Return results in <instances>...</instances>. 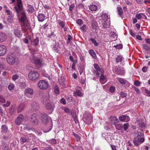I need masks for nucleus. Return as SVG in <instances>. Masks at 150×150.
I'll return each mask as SVG.
<instances>
[{
	"instance_id": "obj_1",
	"label": "nucleus",
	"mask_w": 150,
	"mask_h": 150,
	"mask_svg": "<svg viewBox=\"0 0 150 150\" xmlns=\"http://www.w3.org/2000/svg\"><path fill=\"white\" fill-rule=\"evenodd\" d=\"M17 4L14 8V10L17 13V15L18 17L21 13V16L19 18L20 22H24L27 19V16L25 11L23 10V6L21 0H16Z\"/></svg>"
},
{
	"instance_id": "obj_2",
	"label": "nucleus",
	"mask_w": 150,
	"mask_h": 150,
	"mask_svg": "<svg viewBox=\"0 0 150 150\" xmlns=\"http://www.w3.org/2000/svg\"><path fill=\"white\" fill-rule=\"evenodd\" d=\"M39 75V74L33 69V71L31 70L30 71L28 74V77L31 80L34 81L38 77Z\"/></svg>"
},
{
	"instance_id": "obj_3",
	"label": "nucleus",
	"mask_w": 150,
	"mask_h": 150,
	"mask_svg": "<svg viewBox=\"0 0 150 150\" xmlns=\"http://www.w3.org/2000/svg\"><path fill=\"white\" fill-rule=\"evenodd\" d=\"M38 87L42 89H46L48 87L47 82L44 80L40 81L38 84Z\"/></svg>"
},
{
	"instance_id": "obj_4",
	"label": "nucleus",
	"mask_w": 150,
	"mask_h": 150,
	"mask_svg": "<svg viewBox=\"0 0 150 150\" xmlns=\"http://www.w3.org/2000/svg\"><path fill=\"white\" fill-rule=\"evenodd\" d=\"M16 56L13 54H11V55H9L6 58L8 64L12 65L15 62Z\"/></svg>"
},
{
	"instance_id": "obj_5",
	"label": "nucleus",
	"mask_w": 150,
	"mask_h": 150,
	"mask_svg": "<svg viewBox=\"0 0 150 150\" xmlns=\"http://www.w3.org/2000/svg\"><path fill=\"white\" fill-rule=\"evenodd\" d=\"M24 94L28 98H31L33 95V91L32 88H28L25 90Z\"/></svg>"
},
{
	"instance_id": "obj_6",
	"label": "nucleus",
	"mask_w": 150,
	"mask_h": 150,
	"mask_svg": "<svg viewBox=\"0 0 150 150\" xmlns=\"http://www.w3.org/2000/svg\"><path fill=\"white\" fill-rule=\"evenodd\" d=\"M30 120L34 125H37L38 123V121L37 118L36 114L35 113H33L31 115Z\"/></svg>"
},
{
	"instance_id": "obj_7",
	"label": "nucleus",
	"mask_w": 150,
	"mask_h": 150,
	"mask_svg": "<svg viewBox=\"0 0 150 150\" xmlns=\"http://www.w3.org/2000/svg\"><path fill=\"white\" fill-rule=\"evenodd\" d=\"M30 60L31 62L36 65H40L42 64V61L38 57H33L30 58Z\"/></svg>"
},
{
	"instance_id": "obj_8",
	"label": "nucleus",
	"mask_w": 150,
	"mask_h": 150,
	"mask_svg": "<svg viewBox=\"0 0 150 150\" xmlns=\"http://www.w3.org/2000/svg\"><path fill=\"white\" fill-rule=\"evenodd\" d=\"M23 116L22 114H19L15 120V122L16 124L17 125H19L23 121Z\"/></svg>"
},
{
	"instance_id": "obj_9",
	"label": "nucleus",
	"mask_w": 150,
	"mask_h": 150,
	"mask_svg": "<svg viewBox=\"0 0 150 150\" xmlns=\"http://www.w3.org/2000/svg\"><path fill=\"white\" fill-rule=\"evenodd\" d=\"M108 16L107 14L104 13H102L100 16L99 17V20L101 21H103V22L108 21Z\"/></svg>"
},
{
	"instance_id": "obj_10",
	"label": "nucleus",
	"mask_w": 150,
	"mask_h": 150,
	"mask_svg": "<svg viewBox=\"0 0 150 150\" xmlns=\"http://www.w3.org/2000/svg\"><path fill=\"white\" fill-rule=\"evenodd\" d=\"M144 138H139V139H134L133 140V143L134 145L136 146H139L141 143H142L144 142Z\"/></svg>"
},
{
	"instance_id": "obj_11",
	"label": "nucleus",
	"mask_w": 150,
	"mask_h": 150,
	"mask_svg": "<svg viewBox=\"0 0 150 150\" xmlns=\"http://www.w3.org/2000/svg\"><path fill=\"white\" fill-rule=\"evenodd\" d=\"M134 136L135 138H137L138 139L139 138H144V134L141 132L138 131H137L136 132H134Z\"/></svg>"
},
{
	"instance_id": "obj_12",
	"label": "nucleus",
	"mask_w": 150,
	"mask_h": 150,
	"mask_svg": "<svg viewBox=\"0 0 150 150\" xmlns=\"http://www.w3.org/2000/svg\"><path fill=\"white\" fill-rule=\"evenodd\" d=\"M6 50V48L5 45H0V56L5 54Z\"/></svg>"
},
{
	"instance_id": "obj_13",
	"label": "nucleus",
	"mask_w": 150,
	"mask_h": 150,
	"mask_svg": "<svg viewBox=\"0 0 150 150\" xmlns=\"http://www.w3.org/2000/svg\"><path fill=\"white\" fill-rule=\"evenodd\" d=\"M13 33L15 36L17 38H20L22 36V33L20 30L18 29H14Z\"/></svg>"
},
{
	"instance_id": "obj_14",
	"label": "nucleus",
	"mask_w": 150,
	"mask_h": 150,
	"mask_svg": "<svg viewBox=\"0 0 150 150\" xmlns=\"http://www.w3.org/2000/svg\"><path fill=\"white\" fill-rule=\"evenodd\" d=\"M31 106L33 109L35 110H38L40 108L38 103L35 101L33 102L31 104Z\"/></svg>"
},
{
	"instance_id": "obj_15",
	"label": "nucleus",
	"mask_w": 150,
	"mask_h": 150,
	"mask_svg": "<svg viewBox=\"0 0 150 150\" xmlns=\"http://www.w3.org/2000/svg\"><path fill=\"white\" fill-rule=\"evenodd\" d=\"M119 119L122 121L127 122L129 120L130 118L128 115H125L119 117Z\"/></svg>"
},
{
	"instance_id": "obj_16",
	"label": "nucleus",
	"mask_w": 150,
	"mask_h": 150,
	"mask_svg": "<svg viewBox=\"0 0 150 150\" xmlns=\"http://www.w3.org/2000/svg\"><path fill=\"white\" fill-rule=\"evenodd\" d=\"M38 21L39 22H42L45 19V15L42 13H39L37 16Z\"/></svg>"
},
{
	"instance_id": "obj_17",
	"label": "nucleus",
	"mask_w": 150,
	"mask_h": 150,
	"mask_svg": "<svg viewBox=\"0 0 150 150\" xmlns=\"http://www.w3.org/2000/svg\"><path fill=\"white\" fill-rule=\"evenodd\" d=\"M92 116L90 115H89L86 116L84 121H85L86 123L89 125L92 122Z\"/></svg>"
},
{
	"instance_id": "obj_18",
	"label": "nucleus",
	"mask_w": 150,
	"mask_h": 150,
	"mask_svg": "<svg viewBox=\"0 0 150 150\" xmlns=\"http://www.w3.org/2000/svg\"><path fill=\"white\" fill-rule=\"evenodd\" d=\"M7 37L6 35L3 33H0V42H2L5 41Z\"/></svg>"
},
{
	"instance_id": "obj_19",
	"label": "nucleus",
	"mask_w": 150,
	"mask_h": 150,
	"mask_svg": "<svg viewBox=\"0 0 150 150\" xmlns=\"http://www.w3.org/2000/svg\"><path fill=\"white\" fill-rule=\"evenodd\" d=\"M110 120L112 122V124L113 125H116V124L118 122L117 118L115 116H111L110 117Z\"/></svg>"
},
{
	"instance_id": "obj_20",
	"label": "nucleus",
	"mask_w": 150,
	"mask_h": 150,
	"mask_svg": "<svg viewBox=\"0 0 150 150\" xmlns=\"http://www.w3.org/2000/svg\"><path fill=\"white\" fill-rule=\"evenodd\" d=\"M45 105L46 108L47 110H53L55 106L53 103H50L48 102Z\"/></svg>"
},
{
	"instance_id": "obj_21",
	"label": "nucleus",
	"mask_w": 150,
	"mask_h": 150,
	"mask_svg": "<svg viewBox=\"0 0 150 150\" xmlns=\"http://www.w3.org/2000/svg\"><path fill=\"white\" fill-rule=\"evenodd\" d=\"M91 26L93 30H97V28L98 27V24L97 22L94 19H93L91 21Z\"/></svg>"
},
{
	"instance_id": "obj_22",
	"label": "nucleus",
	"mask_w": 150,
	"mask_h": 150,
	"mask_svg": "<svg viewBox=\"0 0 150 150\" xmlns=\"http://www.w3.org/2000/svg\"><path fill=\"white\" fill-rule=\"evenodd\" d=\"M101 74L100 77V81L102 84H104L106 82L105 77L104 75V72H101Z\"/></svg>"
},
{
	"instance_id": "obj_23",
	"label": "nucleus",
	"mask_w": 150,
	"mask_h": 150,
	"mask_svg": "<svg viewBox=\"0 0 150 150\" xmlns=\"http://www.w3.org/2000/svg\"><path fill=\"white\" fill-rule=\"evenodd\" d=\"M42 103L45 105L47 104L49 101V98L48 96L44 95L42 97Z\"/></svg>"
},
{
	"instance_id": "obj_24",
	"label": "nucleus",
	"mask_w": 150,
	"mask_h": 150,
	"mask_svg": "<svg viewBox=\"0 0 150 150\" xmlns=\"http://www.w3.org/2000/svg\"><path fill=\"white\" fill-rule=\"evenodd\" d=\"M27 11L29 13H32L34 11L35 9L32 6L30 5H28V6Z\"/></svg>"
},
{
	"instance_id": "obj_25",
	"label": "nucleus",
	"mask_w": 150,
	"mask_h": 150,
	"mask_svg": "<svg viewBox=\"0 0 150 150\" xmlns=\"http://www.w3.org/2000/svg\"><path fill=\"white\" fill-rule=\"evenodd\" d=\"M20 141L21 144H23L25 142H29V139L26 138V137H22L20 139Z\"/></svg>"
},
{
	"instance_id": "obj_26",
	"label": "nucleus",
	"mask_w": 150,
	"mask_h": 150,
	"mask_svg": "<svg viewBox=\"0 0 150 150\" xmlns=\"http://www.w3.org/2000/svg\"><path fill=\"white\" fill-rule=\"evenodd\" d=\"M8 129L7 126L5 125L2 126L1 127V132L3 133H5L7 132Z\"/></svg>"
},
{
	"instance_id": "obj_27",
	"label": "nucleus",
	"mask_w": 150,
	"mask_h": 150,
	"mask_svg": "<svg viewBox=\"0 0 150 150\" xmlns=\"http://www.w3.org/2000/svg\"><path fill=\"white\" fill-rule=\"evenodd\" d=\"M24 107V105L23 104H20L17 108V111L18 113H19L22 111L23 110Z\"/></svg>"
},
{
	"instance_id": "obj_28",
	"label": "nucleus",
	"mask_w": 150,
	"mask_h": 150,
	"mask_svg": "<svg viewBox=\"0 0 150 150\" xmlns=\"http://www.w3.org/2000/svg\"><path fill=\"white\" fill-rule=\"evenodd\" d=\"M42 122L45 124L48 121V120L47 118V115L46 114H43L42 115Z\"/></svg>"
},
{
	"instance_id": "obj_29",
	"label": "nucleus",
	"mask_w": 150,
	"mask_h": 150,
	"mask_svg": "<svg viewBox=\"0 0 150 150\" xmlns=\"http://www.w3.org/2000/svg\"><path fill=\"white\" fill-rule=\"evenodd\" d=\"M74 96L76 97L79 96L80 97H82L83 96V93L81 91L79 90H77L74 93Z\"/></svg>"
},
{
	"instance_id": "obj_30",
	"label": "nucleus",
	"mask_w": 150,
	"mask_h": 150,
	"mask_svg": "<svg viewBox=\"0 0 150 150\" xmlns=\"http://www.w3.org/2000/svg\"><path fill=\"white\" fill-rule=\"evenodd\" d=\"M136 123H137V124L139 127L144 128L146 127L145 125L143 122H140V120H136Z\"/></svg>"
},
{
	"instance_id": "obj_31",
	"label": "nucleus",
	"mask_w": 150,
	"mask_h": 150,
	"mask_svg": "<svg viewBox=\"0 0 150 150\" xmlns=\"http://www.w3.org/2000/svg\"><path fill=\"white\" fill-rule=\"evenodd\" d=\"M25 21L24 22H21V25L22 28L24 30H26L28 28V25L25 23Z\"/></svg>"
},
{
	"instance_id": "obj_32",
	"label": "nucleus",
	"mask_w": 150,
	"mask_h": 150,
	"mask_svg": "<svg viewBox=\"0 0 150 150\" xmlns=\"http://www.w3.org/2000/svg\"><path fill=\"white\" fill-rule=\"evenodd\" d=\"M93 66L96 71H98L100 72H103V69L102 68H100L98 64L94 63L93 64Z\"/></svg>"
},
{
	"instance_id": "obj_33",
	"label": "nucleus",
	"mask_w": 150,
	"mask_h": 150,
	"mask_svg": "<svg viewBox=\"0 0 150 150\" xmlns=\"http://www.w3.org/2000/svg\"><path fill=\"white\" fill-rule=\"evenodd\" d=\"M39 39L37 37H36V38L34 39L33 41H31L32 44L33 45L36 46L38 45L39 44Z\"/></svg>"
},
{
	"instance_id": "obj_34",
	"label": "nucleus",
	"mask_w": 150,
	"mask_h": 150,
	"mask_svg": "<svg viewBox=\"0 0 150 150\" xmlns=\"http://www.w3.org/2000/svg\"><path fill=\"white\" fill-rule=\"evenodd\" d=\"M89 52V54L93 58L95 59L97 57L96 53L93 50H90Z\"/></svg>"
},
{
	"instance_id": "obj_35",
	"label": "nucleus",
	"mask_w": 150,
	"mask_h": 150,
	"mask_svg": "<svg viewBox=\"0 0 150 150\" xmlns=\"http://www.w3.org/2000/svg\"><path fill=\"white\" fill-rule=\"evenodd\" d=\"M99 21V22L100 23H101V24L103 25V27L105 28H107L108 27V24H109V23L108 22H103V21H101V22H100V21Z\"/></svg>"
},
{
	"instance_id": "obj_36",
	"label": "nucleus",
	"mask_w": 150,
	"mask_h": 150,
	"mask_svg": "<svg viewBox=\"0 0 150 150\" xmlns=\"http://www.w3.org/2000/svg\"><path fill=\"white\" fill-rule=\"evenodd\" d=\"M97 7L95 5H91L89 6V9L91 11H96L97 9Z\"/></svg>"
},
{
	"instance_id": "obj_37",
	"label": "nucleus",
	"mask_w": 150,
	"mask_h": 150,
	"mask_svg": "<svg viewBox=\"0 0 150 150\" xmlns=\"http://www.w3.org/2000/svg\"><path fill=\"white\" fill-rule=\"evenodd\" d=\"M59 82L61 85H63L64 84V79L63 76H61L58 79Z\"/></svg>"
},
{
	"instance_id": "obj_38",
	"label": "nucleus",
	"mask_w": 150,
	"mask_h": 150,
	"mask_svg": "<svg viewBox=\"0 0 150 150\" xmlns=\"http://www.w3.org/2000/svg\"><path fill=\"white\" fill-rule=\"evenodd\" d=\"M117 79L121 84L123 85L125 84L127 82L126 80L122 78H118Z\"/></svg>"
},
{
	"instance_id": "obj_39",
	"label": "nucleus",
	"mask_w": 150,
	"mask_h": 150,
	"mask_svg": "<svg viewBox=\"0 0 150 150\" xmlns=\"http://www.w3.org/2000/svg\"><path fill=\"white\" fill-rule=\"evenodd\" d=\"M117 10L118 14L121 16L122 15L123 13L122 8L120 7H117Z\"/></svg>"
},
{
	"instance_id": "obj_40",
	"label": "nucleus",
	"mask_w": 150,
	"mask_h": 150,
	"mask_svg": "<svg viewBox=\"0 0 150 150\" xmlns=\"http://www.w3.org/2000/svg\"><path fill=\"white\" fill-rule=\"evenodd\" d=\"M90 40L94 44L95 46H98V44L96 40L93 38H91Z\"/></svg>"
},
{
	"instance_id": "obj_41",
	"label": "nucleus",
	"mask_w": 150,
	"mask_h": 150,
	"mask_svg": "<svg viewBox=\"0 0 150 150\" xmlns=\"http://www.w3.org/2000/svg\"><path fill=\"white\" fill-rule=\"evenodd\" d=\"M13 17L14 14H11V15H9V16H8L7 20L10 22L12 23V22L13 21Z\"/></svg>"
},
{
	"instance_id": "obj_42",
	"label": "nucleus",
	"mask_w": 150,
	"mask_h": 150,
	"mask_svg": "<svg viewBox=\"0 0 150 150\" xmlns=\"http://www.w3.org/2000/svg\"><path fill=\"white\" fill-rule=\"evenodd\" d=\"M73 134L74 135L75 137L76 138L77 142L79 141L81 139V137H80L79 135L75 133L74 132H73Z\"/></svg>"
},
{
	"instance_id": "obj_43",
	"label": "nucleus",
	"mask_w": 150,
	"mask_h": 150,
	"mask_svg": "<svg viewBox=\"0 0 150 150\" xmlns=\"http://www.w3.org/2000/svg\"><path fill=\"white\" fill-rule=\"evenodd\" d=\"M123 58L121 56H118L116 58V62H117L118 63L119 62H122L123 60Z\"/></svg>"
},
{
	"instance_id": "obj_44",
	"label": "nucleus",
	"mask_w": 150,
	"mask_h": 150,
	"mask_svg": "<svg viewBox=\"0 0 150 150\" xmlns=\"http://www.w3.org/2000/svg\"><path fill=\"white\" fill-rule=\"evenodd\" d=\"M3 145L4 146V150H10L8 145L6 143H3Z\"/></svg>"
},
{
	"instance_id": "obj_45",
	"label": "nucleus",
	"mask_w": 150,
	"mask_h": 150,
	"mask_svg": "<svg viewBox=\"0 0 150 150\" xmlns=\"http://www.w3.org/2000/svg\"><path fill=\"white\" fill-rule=\"evenodd\" d=\"M129 125V124L128 123H126L124 124L123 127L125 131H126L128 129Z\"/></svg>"
},
{
	"instance_id": "obj_46",
	"label": "nucleus",
	"mask_w": 150,
	"mask_h": 150,
	"mask_svg": "<svg viewBox=\"0 0 150 150\" xmlns=\"http://www.w3.org/2000/svg\"><path fill=\"white\" fill-rule=\"evenodd\" d=\"M53 48L54 50L57 52H58L60 49V47H59L58 45H55L54 46Z\"/></svg>"
},
{
	"instance_id": "obj_47",
	"label": "nucleus",
	"mask_w": 150,
	"mask_h": 150,
	"mask_svg": "<svg viewBox=\"0 0 150 150\" xmlns=\"http://www.w3.org/2000/svg\"><path fill=\"white\" fill-rule=\"evenodd\" d=\"M59 24L60 26L62 28H64L65 26V23L62 21H60L59 23Z\"/></svg>"
},
{
	"instance_id": "obj_48",
	"label": "nucleus",
	"mask_w": 150,
	"mask_h": 150,
	"mask_svg": "<svg viewBox=\"0 0 150 150\" xmlns=\"http://www.w3.org/2000/svg\"><path fill=\"white\" fill-rule=\"evenodd\" d=\"M143 48L146 50H150V47L144 44L143 45Z\"/></svg>"
},
{
	"instance_id": "obj_49",
	"label": "nucleus",
	"mask_w": 150,
	"mask_h": 150,
	"mask_svg": "<svg viewBox=\"0 0 150 150\" xmlns=\"http://www.w3.org/2000/svg\"><path fill=\"white\" fill-rule=\"evenodd\" d=\"M49 143L52 144H56L57 141L55 139H52L49 140Z\"/></svg>"
},
{
	"instance_id": "obj_50",
	"label": "nucleus",
	"mask_w": 150,
	"mask_h": 150,
	"mask_svg": "<svg viewBox=\"0 0 150 150\" xmlns=\"http://www.w3.org/2000/svg\"><path fill=\"white\" fill-rule=\"evenodd\" d=\"M116 128L118 130H121L123 127V125L121 124H118L116 125Z\"/></svg>"
},
{
	"instance_id": "obj_51",
	"label": "nucleus",
	"mask_w": 150,
	"mask_h": 150,
	"mask_svg": "<svg viewBox=\"0 0 150 150\" xmlns=\"http://www.w3.org/2000/svg\"><path fill=\"white\" fill-rule=\"evenodd\" d=\"M115 71L117 72L120 71H123L124 69L122 68H118L117 67H115Z\"/></svg>"
},
{
	"instance_id": "obj_52",
	"label": "nucleus",
	"mask_w": 150,
	"mask_h": 150,
	"mask_svg": "<svg viewBox=\"0 0 150 150\" xmlns=\"http://www.w3.org/2000/svg\"><path fill=\"white\" fill-rule=\"evenodd\" d=\"M76 23L79 25H81L83 24V22L81 19H79L76 20Z\"/></svg>"
},
{
	"instance_id": "obj_53",
	"label": "nucleus",
	"mask_w": 150,
	"mask_h": 150,
	"mask_svg": "<svg viewBox=\"0 0 150 150\" xmlns=\"http://www.w3.org/2000/svg\"><path fill=\"white\" fill-rule=\"evenodd\" d=\"M110 35H111L112 37H113L114 39L116 38H117V35L114 32L111 33Z\"/></svg>"
},
{
	"instance_id": "obj_54",
	"label": "nucleus",
	"mask_w": 150,
	"mask_h": 150,
	"mask_svg": "<svg viewBox=\"0 0 150 150\" xmlns=\"http://www.w3.org/2000/svg\"><path fill=\"white\" fill-rule=\"evenodd\" d=\"M80 28L83 31L86 32V25H83Z\"/></svg>"
},
{
	"instance_id": "obj_55",
	"label": "nucleus",
	"mask_w": 150,
	"mask_h": 150,
	"mask_svg": "<svg viewBox=\"0 0 150 150\" xmlns=\"http://www.w3.org/2000/svg\"><path fill=\"white\" fill-rule=\"evenodd\" d=\"M141 82L138 81H135L134 83L135 85L137 86H139L140 85Z\"/></svg>"
},
{
	"instance_id": "obj_56",
	"label": "nucleus",
	"mask_w": 150,
	"mask_h": 150,
	"mask_svg": "<svg viewBox=\"0 0 150 150\" xmlns=\"http://www.w3.org/2000/svg\"><path fill=\"white\" fill-rule=\"evenodd\" d=\"M115 88L113 86H111L110 88V91L111 93H113L114 92L115 90Z\"/></svg>"
},
{
	"instance_id": "obj_57",
	"label": "nucleus",
	"mask_w": 150,
	"mask_h": 150,
	"mask_svg": "<svg viewBox=\"0 0 150 150\" xmlns=\"http://www.w3.org/2000/svg\"><path fill=\"white\" fill-rule=\"evenodd\" d=\"M18 78V76L17 74L14 75L12 77V79L14 81H16Z\"/></svg>"
},
{
	"instance_id": "obj_58",
	"label": "nucleus",
	"mask_w": 150,
	"mask_h": 150,
	"mask_svg": "<svg viewBox=\"0 0 150 150\" xmlns=\"http://www.w3.org/2000/svg\"><path fill=\"white\" fill-rule=\"evenodd\" d=\"M142 13H140L136 15V17L138 19H140L142 18L141 15Z\"/></svg>"
},
{
	"instance_id": "obj_59",
	"label": "nucleus",
	"mask_w": 150,
	"mask_h": 150,
	"mask_svg": "<svg viewBox=\"0 0 150 150\" xmlns=\"http://www.w3.org/2000/svg\"><path fill=\"white\" fill-rule=\"evenodd\" d=\"M14 88V85L13 84H11L8 86V89L10 90H12Z\"/></svg>"
},
{
	"instance_id": "obj_60",
	"label": "nucleus",
	"mask_w": 150,
	"mask_h": 150,
	"mask_svg": "<svg viewBox=\"0 0 150 150\" xmlns=\"http://www.w3.org/2000/svg\"><path fill=\"white\" fill-rule=\"evenodd\" d=\"M54 92L56 94H58L59 93V88L58 86H56L54 88Z\"/></svg>"
},
{
	"instance_id": "obj_61",
	"label": "nucleus",
	"mask_w": 150,
	"mask_h": 150,
	"mask_svg": "<svg viewBox=\"0 0 150 150\" xmlns=\"http://www.w3.org/2000/svg\"><path fill=\"white\" fill-rule=\"evenodd\" d=\"M133 88L134 91L137 92V93L139 94L140 93V91L139 89L135 87H133Z\"/></svg>"
},
{
	"instance_id": "obj_62",
	"label": "nucleus",
	"mask_w": 150,
	"mask_h": 150,
	"mask_svg": "<svg viewBox=\"0 0 150 150\" xmlns=\"http://www.w3.org/2000/svg\"><path fill=\"white\" fill-rule=\"evenodd\" d=\"M144 91L147 94V96L149 97H150V91H149L147 89L145 88L144 90Z\"/></svg>"
},
{
	"instance_id": "obj_63",
	"label": "nucleus",
	"mask_w": 150,
	"mask_h": 150,
	"mask_svg": "<svg viewBox=\"0 0 150 150\" xmlns=\"http://www.w3.org/2000/svg\"><path fill=\"white\" fill-rule=\"evenodd\" d=\"M120 95L122 98L126 97L127 96V94L123 92H121L120 93Z\"/></svg>"
},
{
	"instance_id": "obj_64",
	"label": "nucleus",
	"mask_w": 150,
	"mask_h": 150,
	"mask_svg": "<svg viewBox=\"0 0 150 150\" xmlns=\"http://www.w3.org/2000/svg\"><path fill=\"white\" fill-rule=\"evenodd\" d=\"M75 5L74 4H72L69 7V10L70 11H72L73 9V8L74 7Z\"/></svg>"
}]
</instances>
